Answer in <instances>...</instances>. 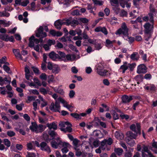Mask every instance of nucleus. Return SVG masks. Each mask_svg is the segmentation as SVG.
<instances>
[{
  "label": "nucleus",
  "mask_w": 157,
  "mask_h": 157,
  "mask_svg": "<svg viewBox=\"0 0 157 157\" xmlns=\"http://www.w3.org/2000/svg\"><path fill=\"white\" fill-rule=\"evenodd\" d=\"M151 24L149 22L146 23L144 25L145 29L144 30L145 35V40L148 41L151 37V33L153 32V26H152L151 28Z\"/></svg>",
  "instance_id": "1"
},
{
  "label": "nucleus",
  "mask_w": 157,
  "mask_h": 157,
  "mask_svg": "<svg viewBox=\"0 0 157 157\" xmlns=\"http://www.w3.org/2000/svg\"><path fill=\"white\" fill-rule=\"evenodd\" d=\"M34 144L37 147H40V149L43 151H46L48 153H50L51 151L50 147L45 142H42L40 144L38 141H35Z\"/></svg>",
  "instance_id": "2"
},
{
  "label": "nucleus",
  "mask_w": 157,
  "mask_h": 157,
  "mask_svg": "<svg viewBox=\"0 0 157 157\" xmlns=\"http://www.w3.org/2000/svg\"><path fill=\"white\" fill-rule=\"evenodd\" d=\"M128 29L127 28L125 22H123L121 28L118 29L115 32L117 35L122 34L124 36H127L128 35Z\"/></svg>",
  "instance_id": "3"
},
{
  "label": "nucleus",
  "mask_w": 157,
  "mask_h": 157,
  "mask_svg": "<svg viewBox=\"0 0 157 157\" xmlns=\"http://www.w3.org/2000/svg\"><path fill=\"white\" fill-rule=\"evenodd\" d=\"M52 147L54 148H61L64 146L68 147L70 144L69 143L66 142H63L61 140H59L58 142L55 140H53L51 142Z\"/></svg>",
  "instance_id": "4"
},
{
  "label": "nucleus",
  "mask_w": 157,
  "mask_h": 157,
  "mask_svg": "<svg viewBox=\"0 0 157 157\" xmlns=\"http://www.w3.org/2000/svg\"><path fill=\"white\" fill-rule=\"evenodd\" d=\"M95 69L97 70L98 74L101 76H105L106 75V73L108 71L104 70V66L101 63L98 64L95 67Z\"/></svg>",
  "instance_id": "5"
},
{
  "label": "nucleus",
  "mask_w": 157,
  "mask_h": 157,
  "mask_svg": "<svg viewBox=\"0 0 157 157\" xmlns=\"http://www.w3.org/2000/svg\"><path fill=\"white\" fill-rule=\"evenodd\" d=\"M44 28L42 26H40L35 31L36 36L37 37H41L44 38L47 36V33L44 32Z\"/></svg>",
  "instance_id": "6"
},
{
  "label": "nucleus",
  "mask_w": 157,
  "mask_h": 157,
  "mask_svg": "<svg viewBox=\"0 0 157 157\" xmlns=\"http://www.w3.org/2000/svg\"><path fill=\"white\" fill-rule=\"evenodd\" d=\"M126 136H127V137L128 138V144H130V145L131 146L133 145L134 143V140H132V144H130V141L129 139L131 140L133 139H136L137 136L136 133H133L131 131H128L126 133Z\"/></svg>",
  "instance_id": "7"
},
{
  "label": "nucleus",
  "mask_w": 157,
  "mask_h": 157,
  "mask_svg": "<svg viewBox=\"0 0 157 157\" xmlns=\"http://www.w3.org/2000/svg\"><path fill=\"white\" fill-rule=\"evenodd\" d=\"M147 67L144 64H140L138 66L136 72L139 74H145L147 72Z\"/></svg>",
  "instance_id": "8"
},
{
  "label": "nucleus",
  "mask_w": 157,
  "mask_h": 157,
  "mask_svg": "<svg viewBox=\"0 0 157 157\" xmlns=\"http://www.w3.org/2000/svg\"><path fill=\"white\" fill-rule=\"evenodd\" d=\"M133 96L124 95L121 97L122 102L123 104L129 103L133 100Z\"/></svg>",
  "instance_id": "9"
},
{
  "label": "nucleus",
  "mask_w": 157,
  "mask_h": 157,
  "mask_svg": "<svg viewBox=\"0 0 157 157\" xmlns=\"http://www.w3.org/2000/svg\"><path fill=\"white\" fill-rule=\"evenodd\" d=\"M50 58L52 59L53 60H56V59H61V58L59 56L56 54L54 51H52L50 52L48 55Z\"/></svg>",
  "instance_id": "10"
},
{
  "label": "nucleus",
  "mask_w": 157,
  "mask_h": 157,
  "mask_svg": "<svg viewBox=\"0 0 157 157\" xmlns=\"http://www.w3.org/2000/svg\"><path fill=\"white\" fill-rule=\"evenodd\" d=\"M48 134L50 136L51 138H49L48 137L47 138V140L50 141L51 140H54L57 134L54 131L52 130H50L48 132Z\"/></svg>",
  "instance_id": "11"
},
{
  "label": "nucleus",
  "mask_w": 157,
  "mask_h": 157,
  "mask_svg": "<svg viewBox=\"0 0 157 157\" xmlns=\"http://www.w3.org/2000/svg\"><path fill=\"white\" fill-rule=\"evenodd\" d=\"M32 125L29 126V129L31 130L32 132H36L37 133L38 132V126L35 122H32Z\"/></svg>",
  "instance_id": "12"
},
{
  "label": "nucleus",
  "mask_w": 157,
  "mask_h": 157,
  "mask_svg": "<svg viewBox=\"0 0 157 157\" xmlns=\"http://www.w3.org/2000/svg\"><path fill=\"white\" fill-rule=\"evenodd\" d=\"M131 59L133 61H138L140 58V56L137 52H134L130 56Z\"/></svg>",
  "instance_id": "13"
},
{
  "label": "nucleus",
  "mask_w": 157,
  "mask_h": 157,
  "mask_svg": "<svg viewBox=\"0 0 157 157\" xmlns=\"http://www.w3.org/2000/svg\"><path fill=\"white\" fill-rule=\"evenodd\" d=\"M59 19L55 22L54 26L57 29H60L62 25L64 24Z\"/></svg>",
  "instance_id": "14"
},
{
  "label": "nucleus",
  "mask_w": 157,
  "mask_h": 157,
  "mask_svg": "<svg viewBox=\"0 0 157 157\" xmlns=\"http://www.w3.org/2000/svg\"><path fill=\"white\" fill-rule=\"evenodd\" d=\"M11 82L10 80L7 79V77H5L4 78L0 76V85L3 86L4 84L9 83V84Z\"/></svg>",
  "instance_id": "15"
},
{
  "label": "nucleus",
  "mask_w": 157,
  "mask_h": 157,
  "mask_svg": "<svg viewBox=\"0 0 157 157\" xmlns=\"http://www.w3.org/2000/svg\"><path fill=\"white\" fill-rule=\"evenodd\" d=\"M115 137L117 139L122 140L124 138V135L121 132H119L116 131L115 132Z\"/></svg>",
  "instance_id": "16"
},
{
  "label": "nucleus",
  "mask_w": 157,
  "mask_h": 157,
  "mask_svg": "<svg viewBox=\"0 0 157 157\" xmlns=\"http://www.w3.org/2000/svg\"><path fill=\"white\" fill-rule=\"evenodd\" d=\"M46 125L50 130H51L52 129H53L54 130H56L57 128V125L54 122H53L51 124L48 123Z\"/></svg>",
  "instance_id": "17"
},
{
  "label": "nucleus",
  "mask_w": 157,
  "mask_h": 157,
  "mask_svg": "<svg viewBox=\"0 0 157 157\" xmlns=\"http://www.w3.org/2000/svg\"><path fill=\"white\" fill-rule=\"evenodd\" d=\"M149 17V21L151 24V28L152 26L153 25L154 27V19L153 17V14L152 13H149L148 14Z\"/></svg>",
  "instance_id": "18"
},
{
  "label": "nucleus",
  "mask_w": 157,
  "mask_h": 157,
  "mask_svg": "<svg viewBox=\"0 0 157 157\" xmlns=\"http://www.w3.org/2000/svg\"><path fill=\"white\" fill-rule=\"evenodd\" d=\"M114 151L118 156L121 155L123 151V149L121 148H116L114 149Z\"/></svg>",
  "instance_id": "19"
},
{
  "label": "nucleus",
  "mask_w": 157,
  "mask_h": 157,
  "mask_svg": "<svg viewBox=\"0 0 157 157\" xmlns=\"http://www.w3.org/2000/svg\"><path fill=\"white\" fill-rule=\"evenodd\" d=\"M55 105L53 102H52L51 103L50 106L49 108L53 112H58L60 113V112L59 110L58 109H56L55 108Z\"/></svg>",
  "instance_id": "20"
},
{
  "label": "nucleus",
  "mask_w": 157,
  "mask_h": 157,
  "mask_svg": "<svg viewBox=\"0 0 157 157\" xmlns=\"http://www.w3.org/2000/svg\"><path fill=\"white\" fill-rule=\"evenodd\" d=\"M136 124L137 129V131H136V132L135 133H136L137 136V134H138L139 135H140L141 134L140 124V123H137Z\"/></svg>",
  "instance_id": "21"
},
{
  "label": "nucleus",
  "mask_w": 157,
  "mask_h": 157,
  "mask_svg": "<svg viewBox=\"0 0 157 157\" xmlns=\"http://www.w3.org/2000/svg\"><path fill=\"white\" fill-rule=\"evenodd\" d=\"M152 150L155 154L157 153V142H155L152 144Z\"/></svg>",
  "instance_id": "22"
},
{
  "label": "nucleus",
  "mask_w": 157,
  "mask_h": 157,
  "mask_svg": "<svg viewBox=\"0 0 157 157\" xmlns=\"http://www.w3.org/2000/svg\"><path fill=\"white\" fill-rule=\"evenodd\" d=\"M112 111H113L112 115L113 120H115L119 119V116L118 114L117 113L116 111L115 110H112Z\"/></svg>",
  "instance_id": "23"
},
{
  "label": "nucleus",
  "mask_w": 157,
  "mask_h": 157,
  "mask_svg": "<svg viewBox=\"0 0 157 157\" xmlns=\"http://www.w3.org/2000/svg\"><path fill=\"white\" fill-rule=\"evenodd\" d=\"M52 72L55 74H58L60 71L59 67L57 66L56 67H53V69L52 70Z\"/></svg>",
  "instance_id": "24"
},
{
  "label": "nucleus",
  "mask_w": 157,
  "mask_h": 157,
  "mask_svg": "<svg viewBox=\"0 0 157 157\" xmlns=\"http://www.w3.org/2000/svg\"><path fill=\"white\" fill-rule=\"evenodd\" d=\"M136 66V64L135 63H132L131 64L128 63L127 65L128 69L129 68L131 71H132Z\"/></svg>",
  "instance_id": "25"
},
{
  "label": "nucleus",
  "mask_w": 157,
  "mask_h": 157,
  "mask_svg": "<svg viewBox=\"0 0 157 157\" xmlns=\"http://www.w3.org/2000/svg\"><path fill=\"white\" fill-rule=\"evenodd\" d=\"M13 52L17 58L21 55L20 51L19 49H13Z\"/></svg>",
  "instance_id": "26"
},
{
  "label": "nucleus",
  "mask_w": 157,
  "mask_h": 157,
  "mask_svg": "<svg viewBox=\"0 0 157 157\" xmlns=\"http://www.w3.org/2000/svg\"><path fill=\"white\" fill-rule=\"evenodd\" d=\"M113 6L114 7L113 8V10L117 14H118L120 11V9L118 7L119 5L114 6Z\"/></svg>",
  "instance_id": "27"
},
{
  "label": "nucleus",
  "mask_w": 157,
  "mask_h": 157,
  "mask_svg": "<svg viewBox=\"0 0 157 157\" xmlns=\"http://www.w3.org/2000/svg\"><path fill=\"white\" fill-rule=\"evenodd\" d=\"M110 3L112 6L119 5L118 0H110Z\"/></svg>",
  "instance_id": "28"
},
{
  "label": "nucleus",
  "mask_w": 157,
  "mask_h": 157,
  "mask_svg": "<svg viewBox=\"0 0 157 157\" xmlns=\"http://www.w3.org/2000/svg\"><path fill=\"white\" fill-rule=\"evenodd\" d=\"M3 143L7 147H9L10 146L11 143L9 140L7 139H4Z\"/></svg>",
  "instance_id": "29"
},
{
  "label": "nucleus",
  "mask_w": 157,
  "mask_h": 157,
  "mask_svg": "<svg viewBox=\"0 0 157 157\" xmlns=\"http://www.w3.org/2000/svg\"><path fill=\"white\" fill-rule=\"evenodd\" d=\"M36 97V96H28V100L26 101V102L27 103H29L30 101L35 100Z\"/></svg>",
  "instance_id": "30"
},
{
  "label": "nucleus",
  "mask_w": 157,
  "mask_h": 157,
  "mask_svg": "<svg viewBox=\"0 0 157 157\" xmlns=\"http://www.w3.org/2000/svg\"><path fill=\"white\" fill-rule=\"evenodd\" d=\"M95 5H98L100 6H102L103 3L102 1L98 0H92Z\"/></svg>",
  "instance_id": "31"
},
{
  "label": "nucleus",
  "mask_w": 157,
  "mask_h": 157,
  "mask_svg": "<svg viewBox=\"0 0 157 157\" xmlns=\"http://www.w3.org/2000/svg\"><path fill=\"white\" fill-rule=\"evenodd\" d=\"M72 14L73 15H79L81 14V12L79 10L76 9L73 11L72 13Z\"/></svg>",
  "instance_id": "32"
},
{
  "label": "nucleus",
  "mask_w": 157,
  "mask_h": 157,
  "mask_svg": "<svg viewBox=\"0 0 157 157\" xmlns=\"http://www.w3.org/2000/svg\"><path fill=\"white\" fill-rule=\"evenodd\" d=\"M120 69L122 70V72L124 73L125 71L128 69V66L125 64H123L121 66Z\"/></svg>",
  "instance_id": "33"
},
{
  "label": "nucleus",
  "mask_w": 157,
  "mask_h": 157,
  "mask_svg": "<svg viewBox=\"0 0 157 157\" xmlns=\"http://www.w3.org/2000/svg\"><path fill=\"white\" fill-rule=\"evenodd\" d=\"M8 37V35H7L0 34V39L6 42H7L6 40Z\"/></svg>",
  "instance_id": "34"
},
{
  "label": "nucleus",
  "mask_w": 157,
  "mask_h": 157,
  "mask_svg": "<svg viewBox=\"0 0 157 157\" xmlns=\"http://www.w3.org/2000/svg\"><path fill=\"white\" fill-rule=\"evenodd\" d=\"M24 105L23 103H21L20 104H17L16 105V108L18 111H21L22 109V107Z\"/></svg>",
  "instance_id": "35"
},
{
  "label": "nucleus",
  "mask_w": 157,
  "mask_h": 157,
  "mask_svg": "<svg viewBox=\"0 0 157 157\" xmlns=\"http://www.w3.org/2000/svg\"><path fill=\"white\" fill-rule=\"evenodd\" d=\"M135 78L137 81L142 80L144 78V77L143 75H139L136 76Z\"/></svg>",
  "instance_id": "36"
},
{
  "label": "nucleus",
  "mask_w": 157,
  "mask_h": 157,
  "mask_svg": "<svg viewBox=\"0 0 157 157\" xmlns=\"http://www.w3.org/2000/svg\"><path fill=\"white\" fill-rule=\"evenodd\" d=\"M7 134L9 137H11L15 136V133L13 131L10 130L7 132Z\"/></svg>",
  "instance_id": "37"
},
{
  "label": "nucleus",
  "mask_w": 157,
  "mask_h": 157,
  "mask_svg": "<svg viewBox=\"0 0 157 157\" xmlns=\"http://www.w3.org/2000/svg\"><path fill=\"white\" fill-rule=\"evenodd\" d=\"M95 48L96 50H99L101 49L102 47V45L101 43H96L94 45Z\"/></svg>",
  "instance_id": "38"
},
{
  "label": "nucleus",
  "mask_w": 157,
  "mask_h": 157,
  "mask_svg": "<svg viewBox=\"0 0 157 157\" xmlns=\"http://www.w3.org/2000/svg\"><path fill=\"white\" fill-rule=\"evenodd\" d=\"M120 16L122 17H127L128 13L126 11L124 10H122L120 13Z\"/></svg>",
  "instance_id": "39"
},
{
  "label": "nucleus",
  "mask_w": 157,
  "mask_h": 157,
  "mask_svg": "<svg viewBox=\"0 0 157 157\" xmlns=\"http://www.w3.org/2000/svg\"><path fill=\"white\" fill-rule=\"evenodd\" d=\"M55 91L56 92L61 95H63L64 93V92L63 90L61 88H58L56 89Z\"/></svg>",
  "instance_id": "40"
},
{
  "label": "nucleus",
  "mask_w": 157,
  "mask_h": 157,
  "mask_svg": "<svg viewBox=\"0 0 157 157\" xmlns=\"http://www.w3.org/2000/svg\"><path fill=\"white\" fill-rule=\"evenodd\" d=\"M70 115L73 117L77 119H80L79 118V115L76 113H71Z\"/></svg>",
  "instance_id": "41"
},
{
  "label": "nucleus",
  "mask_w": 157,
  "mask_h": 157,
  "mask_svg": "<svg viewBox=\"0 0 157 157\" xmlns=\"http://www.w3.org/2000/svg\"><path fill=\"white\" fill-rule=\"evenodd\" d=\"M55 44V41L54 40L49 39L47 42V44L50 46L52 45H54Z\"/></svg>",
  "instance_id": "42"
},
{
  "label": "nucleus",
  "mask_w": 157,
  "mask_h": 157,
  "mask_svg": "<svg viewBox=\"0 0 157 157\" xmlns=\"http://www.w3.org/2000/svg\"><path fill=\"white\" fill-rule=\"evenodd\" d=\"M144 78L146 80H150L152 78V76L150 74L147 73L144 76Z\"/></svg>",
  "instance_id": "43"
},
{
  "label": "nucleus",
  "mask_w": 157,
  "mask_h": 157,
  "mask_svg": "<svg viewBox=\"0 0 157 157\" xmlns=\"http://www.w3.org/2000/svg\"><path fill=\"white\" fill-rule=\"evenodd\" d=\"M39 39L35 38L34 42L36 44H38L39 43H43V38L41 37H39Z\"/></svg>",
  "instance_id": "44"
},
{
  "label": "nucleus",
  "mask_w": 157,
  "mask_h": 157,
  "mask_svg": "<svg viewBox=\"0 0 157 157\" xmlns=\"http://www.w3.org/2000/svg\"><path fill=\"white\" fill-rule=\"evenodd\" d=\"M27 155L26 157H36V155L35 153L33 152H27Z\"/></svg>",
  "instance_id": "45"
},
{
  "label": "nucleus",
  "mask_w": 157,
  "mask_h": 157,
  "mask_svg": "<svg viewBox=\"0 0 157 157\" xmlns=\"http://www.w3.org/2000/svg\"><path fill=\"white\" fill-rule=\"evenodd\" d=\"M4 70L7 73H9L10 71V68L6 65H4L3 67Z\"/></svg>",
  "instance_id": "46"
},
{
  "label": "nucleus",
  "mask_w": 157,
  "mask_h": 157,
  "mask_svg": "<svg viewBox=\"0 0 157 157\" xmlns=\"http://www.w3.org/2000/svg\"><path fill=\"white\" fill-rule=\"evenodd\" d=\"M40 91L41 93L44 95L47 94L48 92L44 88H41L40 89Z\"/></svg>",
  "instance_id": "47"
},
{
  "label": "nucleus",
  "mask_w": 157,
  "mask_h": 157,
  "mask_svg": "<svg viewBox=\"0 0 157 157\" xmlns=\"http://www.w3.org/2000/svg\"><path fill=\"white\" fill-rule=\"evenodd\" d=\"M27 150H30L33 149V145L31 143H28L27 144Z\"/></svg>",
  "instance_id": "48"
},
{
  "label": "nucleus",
  "mask_w": 157,
  "mask_h": 157,
  "mask_svg": "<svg viewBox=\"0 0 157 157\" xmlns=\"http://www.w3.org/2000/svg\"><path fill=\"white\" fill-rule=\"evenodd\" d=\"M40 78L42 79L46 80L47 79V76L45 73H42L40 75Z\"/></svg>",
  "instance_id": "49"
},
{
  "label": "nucleus",
  "mask_w": 157,
  "mask_h": 157,
  "mask_svg": "<svg viewBox=\"0 0 157 157\" xmlns=\"http://www.w3.org/2000/svg\"><path fill=\"white\" fill-rule=\"evenodd\" d=\"M29 3V0H26L25 1L22 2L21 3V5L23 6H26Z\"/></svg>",
  "instance_id": "50"
},
{
  "label": "nucleus",
  "mask_w": 157,
  "mask_h": 157,
  "mask_svg": "<svg viewBox=\"0 0 157 157\" xmlns=\"http://www.w3.org/2000/svg\"><path fill=\"white\" fill-rule=\"evenodd\" d=\"M136 125L134 124H132L130 127V129L133 131L135 132H136Z\"/></svg>",
  "instance_id": "51"
},
{
  "label": "nucleus",
  "mask_w": 157,
  "mask_h": 157,
  "mask_svg": "<svg viewBox=\"0 0 157 157\" xmlns=\"http://www.w3.org/2000/svg\"><path fill=\"white\" fill-rule=\"evenodd\" d=\"M101 32L103 33L105 35H107L108 34L107 30L106 28L105 27H101Z\"/></svg>",
  "instance_id": "52"
},
{
  "label": "nucleus",
  "mask_w": 157,
  "mask_h": 157,
  "mask_svg": "<svg viewBox=\"0 0 157 157\" xmlns=\"http://www.w3.org/2000/svg\"><path fill=\"white\" fill-rule=\"evenodd\" d=\"M75 94V92L74 90H71L69 94L70 98H73Z\"/></svg>",
  "instance_id": "53"
},
{
  "label": "nucleus",
  "mask_w": 157,
  "mask_h": 157,
  "mask_svg": "<svg viewBox=\"0 0 157 157\" xmlns=\"http://www.w3.org/2000/svg\"><path fill=\"white\" fill-rule=\"evenodd\" d=\"M58 100L60 102L63 104V105H66L67 103V102L64 100L61 97H59L58 98Z\"/></svg>",
  "instance_id": "54"
},
{
  "label": "nucleus",
  "mask_w": 157,
  "mask_h": 157,
  "mask_svg": "<svg viewBox=\"0 0 157 157\" xmlns=\"http://www.w3.org/2000/svg\"><path fill=\"white\" fill-rule=\"evenodd\" d=\"M6 40H7V42L9 41L13 43H14L15 41V40L14 39V37L13 36H11L10 37L8 36V37H7Z\"/></svg>",
  "instance_id": "55"
},
{
  "label": "nucleus",
  "mask_w": 157,
  "mask_h": 157,
  "mask_svg": "<svg viewBox=\"0 0 157 157\" xmlns=\"http://www.w3.org/2000/svg\"><path fill=\"white\" fill-rule=\"evenodd\" d=\"M67 147H68L64 146L61 149L62 151L63 154L66 153L68 151Z\"/></svg>",
  "instance_id": "56"
},
{
  "label": "nucleus",
  "mask_w": 157,
  "mask_h": 157,
  "mask_svg": "<svg viewBox=\"0 0 157 157\" xmlns=\"http://www.w3.org/2000/svg\"><path fill=\"white\" fill-rule=\"evenodd\" d=\"M99 143L98 140H96L94 141L93 143V145L95 147H97L99 145Z\"/></svg>",
  "instance_id": "57"
},
{
  "label": "nucleus",
  "mask_w": 157,
  "mask_h": 157,
  "mask_svg": "<svg viewBox=\"0 0 157 157\" xmlns=\"http://www.w3.org/2000/svg\"><path fill=\"white\" fill-rule=\"evenodd\" d=\"M79 20L81 22L84 23H87L88 21V20L85 18H81L79 19Z\"/></svg>",
  "instance_id": "58"
},
{
  "label": "nucleus",
  "mask_w": 157,
  "mask_h": 157,
  "mask_svg": "<svg viewBox=\"0 0 157 157\" xmlns=\"http://www.w3.org/2000/svg\"><path fill=\"white\" fill-rule=\"evenodd\" d=\"M103 83L106 86H108L110 84V82L107 79H104L103 81Z\"/></svg>",
  "instance_id": "59"
},
{
  "label": "nucleus",
  "mask_w": 157,
  "mask_h": 157,
  "mask_svg": "<svg viewBox=\"0 0 157 157\" xmlns=\"http://www.w3.org/2000/svg\"><path fill=\"white\" fill-rule=\"evenodd\" d=\"M120 117L122 119H125L126 120H128L129 118V116L128 115L124 114L120 115Z\"/></svg>",
  "instance_id": "60"
},
{
  "label": "nucleus",
  "mask_w": 157,
  "mask_h": 157,
  "mask_svg": "<svg viewBox=\"0 0 157 157\" xmlns=\"http://www.w3.org/2000/svg\"><path fill=\"white\" fill-rule=\"evenodd\" d=\"M106 44L108 45H110V46L113 47V44H112V42L109 39H107L106 40Z\"/></svg>",
  "instance_id": "61"
},
{
  "label": "nucleus",
  "mask_w": 157,
  "mask_h": 157,
  "mask_svg": "<svg viewBox=\"0 0 157 157\" xmlns=\"http://www.w3.org/2000/svg\"><path fill=\"white\" fill-rule=\"evenodd\" d=\"M71 71L74 74H76L78 71L77 68L75 67H73L71 68Z\"/></svg>",
  "instance_id": "62"
},
{
  "label": "nucleus",
  "mask_w": 157,
  "mask_h": 157,
  "mask_svg": "<svg viewBox=\"0 0 157 157\" xmlns=\"http://www.w3.org/2000/svg\"><path fill=\"white\" fill-rule=\"evenodd\" d=\"M16 148L17 150L21 151L23 148V146L21 144H17L16 145Z\"/></svg>",
  "instance_id": "63"
},
{
  "label": "nucleus",
  "mask_w": 157,
  "mask_h": 157,
  "mask_svg": "<svg viewBox=\"0 0 157 157\" xmlns=\"http://www.w3.org/2000/svg\"><path fill=\"white\" fill-rule=\"evenodd\" d=\"M23 117L27 121H29L30 120V117L27 114H25L24 115Z\"/></svg>",
  "instance_id": "64"
}]
</instances>
